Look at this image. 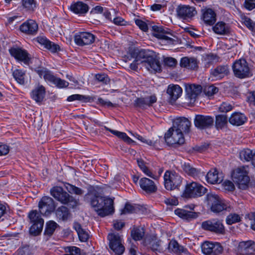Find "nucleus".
I'll use <instances>...</instances> for the list:
<instances>
[{
    "mask_svg": "<svg viewBox=\"0 0 255 255\" xmlns=\"http://www.w3.org/2000/svg\"><path fill=\"white\" fill-rule=\"evenodd\" d=\"M104 187L90 186L86 197L90 200V204L98 215L104 217L114 212V199L106 196H102Z\"/></svg>",
    "mask_w": 255,
    "mask_h": 255,
    "instance_id": "f257e3e1",
    "label": "nucleus"
},
{
    "mask_svg": "<svg viewBox=\"0 0 255 255\" xmlns=\"http://www.w3.org/2000/svg\"><path fill=\"white\" fill-rule=\"evenodd\" d=\"M133 57L148 71L156 72L161 71L159 61L154 57L153 51L148 49H135L133 51Z\"/></svg>",
    "mask_w": 255,
    "mask_h": 255,
    "instance_id": "f03ea898",
    "label": "nucleus"
},
{
    "mask_svg": "<svg viewBox=\"0 0 255 255\" xmlns=\"http://www.w3.org/2000/svg\"><path fill=\"white\" fill-rule=\"evenodd\" d=\"M249 167L244 166L236 169L232 173V179L237 187L242 190L248 188L250 181Z\"/></svg>",
    "mask_w": 255,
    "mask_h": 255,
    "instance_id": "7ed1b4c3",
    "label": "nucleus"
},
{
    "mask_svg": "<svg viewBox=\"0 0 255 255\" xmlns=\"http://www.w3.org/2000/svg\"><path fill=\"white\" fill-rule=\"evenodd\" d=\"M164 138L166 144L173 147H178L185 142L184 136L180 128H169Z\"/></svg>",
    "mask_w": 255,
    "mask_h": 255,
    "instance_id": "20e7f679",
    "label": "nucleus"
},
{
    "mask_svg": "<svg viewBox=\"0 0 255 255\" xmlns=\"http://www.w3.org/2000/svg\"><path fill=\"white\" fill-rule=\"evenodd\" d=\"M205 201L211 211L215 213H219L227 210L228 205L218 195L212 192L208 193Z\"/></svg>",
    "mask_w": 255,
    "mask_h": 255,
    "instance_id": "39448f33",
    "label": "nucleus"
},
{
    "mask_svg": "<svg viewBox=\"0 0 255 255\" xmlns=\"http://www.w3.org/2000/svg\"><path fill=\"white\" fill-rule=\"evenodd\" d=\"M152 35L161 40L163 44H174L178 41L177 37L171 34L168 29L156 25L151 26Z\"/></svg>",
    "mask_w": 255,
    "mask_h": 255,
    "instance_id": "423d86ee",
    "label": "nucleus"
},
{
    "mask_svg": "<svg viewBox=\"0 0 255 255\" xmlns=\"http://www.w3.org/2000/svg\"><path fill=\"white\" fill-rule=\"evenodd\" d=\"M232 69L235 77L244 79L252 76V72L248 63L244 59L236 60L232 65Z\"/></svg>",
    "mask_w": 255,
    "mask_h": 255,
    "instance_id": "0eeeda50",
    "label": "nucleus"
},
{
    "mask_svg": "<svg viewBox=\"0 0 255 255\" xmlns=\"http://www.w3.org/2000/svg\"><path fill=\"white\" fill-rule=\"evenodd\" d=\"M28 218L31 226L29 229L30 234L34 236L38 235L43 229L44 220L41 214L36 210H32L28 214Z\"/></svg>",
    "mask_w": 255,
    "mask_h": 255,
    "instance_id": "6e6552de",
    "label": "nucleus"
},
{
    "mask_svg": "<svg viewBox=\"0 0 255 255\" xmlns=\"http://www.w3.org/2000/svg\"><path fill=\"white\" fill-rule=\"evenodd\" d=\"M182 178L175 172L167 170L164 175L165 188L168 190L178 189L181 185Z\"/></svg>",
    "mask_w": 255,
    "mask_h": 255,
    "instance_id": "1a4fd4ad",
    "label": "nucleus"
},
{
    "mask_svg": "<svg viewBox=\"0 0 255 255\" xmlns=\"http://www.w3.org/2000/svg\"><path fill=\"white\" fill-rule=\"evenodd\" d=\"M207 189L196 182L187 183L185 187L183 194L187 198H198L202 196Z\"/></svg>",
    "mask_w": 255,
    "mask_h": 255,
    "instance_id": "9d476101",
    "label": "nucleus"
},
{
    "mask_svg": "<svg viewBox=\"0 0 255 255\" xmlns=\"http://www.w3.org/2000/svg\"><path fill=\"white\" fill-rule=\"evenodd\" d=\"M108 239L110 248L116 255H122L125 250L122 237L119 234L110 233L108 236Z\"/></svg>",
    "mask_w": 255,
    "mask_h": 255,
    "instance_id": "9b49d317",
    "label": "nucleus"
},
{
    "mask_svg": "<svg viewBox=\"0 0 255 255\" xmlns=\"http://www.w3.org/2000/svg\"><path fill=\"white\" fill-rule=\"evenodd\" d=\"M40 214L45 217L49 216L56 208L53 199L49 196H43L38 203Z\"/></svg>",
    "mask_w": 255,
    "mask_h": 255,
    "instance_id": "f8f14e48",
    "label": "nucleus"
},
{
    "mask_svg": "<svg viewBox=\"0 0 255 255\" xmlns=\"http://www.w3.org/2000/svg\"><path fill=\"white\" fill-rule=\"evenodd\" d=\"M202 228L207 231L218 234H223L225 231L222 223L219 220L214 219L202 222Z\"/></svg>",
    "mask_w": 255,
    "mask_h": 255,
    "instance_id": "ddd939ff",
    "label": "nucleus"
},
{
    "mask_svg": "<svg viewBox=\"0 0 255 255\" xmlns=\"http://www.w3.org/2000/svg\"><path fill=\"white\" fill-rule=\"evenodd\" d=\"M237 255H255V243L253 241L239 243L236 250Z\"/></svg>",
    "mask_w": 255,
    "mask_h": 255,
    "instance_id": "4468645a",
    "label": "nucleus"
},
{
    "mask_svg": "<svg viewBox=\"0 0 255 255\" xmlns=\"http://www.w3.org/2000/svg\"><path fill=\"white\" fill-rule=\"evenodd\" d=\"M202 252L204 255H221L223 249L220 244L205 242L201 246Z\"/></svg>",
    "mask_w": 255,
    "mask_h": 255,
    "instance_id": "2eb2a0df",
    "label": "nucleus"
},
{
    "mask_svg": "<svg viewBox=\"0 0 255 255\" xmlns=\"http://www.w3.org/2000/svg\"><path fill=\"white\" fill-rule=\"evenodd\" d=\"M37 73L41 77L43 76L44 79L49 82L55 84L58 88H63L64 83L63 81L58 78L55 77L48 70L44 68H40L36 70Z\"/></svg>",
    "mask_w": 255,
    "mask_h": 255,
    "instance_id": "dca6fc26",
    "label": "nucleus"
},
{
    "mask_svg": "<svg viewBox=\"0 0 255 255\" xmlns=\"http://www.w3.org/2000/svg\"><path fill=\"white\" fill-rule=\"evenodd\" d=\"M201 20L206 25H213L217 20V14L210 8H205L201 9Z\"/></svg>",
    "mask_w": 255,
    "mask_h": 255,
    "instance_id": "f3484780",
    "label": "nucleus"
},
{
    "mask_svg": "<svg viewBox=\"0 0 255 255\" xmlns=\"http://www.w3.org/2000/svg\"><path fill=\"white\" fill-rule=\"evenodd\" d=\"M194 207L195 206L193 205L187 206L185 208L186 209L189 208L191 211H189L185 209L178 208L175 210L174 213L176 215L183 219L187 220L195 219L198 217L199 213L192 211L194 210Z\"/></svg>",
    "mask_w": 255,
    "mask_h": 255,
    "instance_id": "a211bd4d",
    "label": "nucleus"
},
{
    "mask_svg": "<svg viewBox=\"0 0 255 255\" xmlns=\"http://www.w3.org/2000/svg\"><path fill=\"white\" fill-rule=\"evenodd\" d=\"M214 118L210 116L196 115L194 120V124L196 128H208L213 125Z\"/></svg>",
    "mask_w": 255,
    "mask_h": 255,
    "instance_id": "6ab92c4d",
    "label": "nucleus"
},
{
    "mask_svg": "<svg viewBox=\"0 0 255 255\" xmlns=\"http://www.w3.org/2000/svg\"><path fill=\"white\" fill-rule=\"evenodd\" d=\"M74 40L79 46L89 45L94 42L95 36L90 32H82L75 35Z\"/></svg>",
    "mask_w": 255,
    "mask_h": 255,
    "instance_id": "aec40b11",
    "label": "nucleus"
},
{
    "mask_svg": "<svg viewBox=\"0 0 255 255\" xmlns=\"http://www.w3.org/2000/svg\"><path fill=\"white\" fill-rule=\"evenodd\" d=\"M176 11L178 16L183 19L191 18L196 13L194 7L185 5H179L176 9Z\"/></svg>",
    "mask_w": 255,
    "mask_h": 255,
    "instance_id": "412c9836",
    "label": "nucleus"
},
{
    "mask_svg": "<svg viewBox=\"0 0 255 255\" xmlns=\"http://www.w3.org/2000/svg\"><path fill=\"white\" fill-rule=\"evenodd\" d=\"M157 98L155 95H151L145 97H140L136 99L134 101V106L142 109H145L147 107L151 106L156 102Z\"/></svg>",
    "mask_w": 255,
    "mask_h": 255,
    "instance_id": "4be33fe9",
    "label": "nucleus"
},
{
    "mask_svg": "<svg viewBox=\"0 0 255 255\" xmlns=\"http://www.w3.org/2000/svg\"><path fill=\"white\" fill-rule=\"evenodd\" d=\"M139 184L142 190L146 193L151 194L155 193L157 188L153 181L146 178H141L139 181Z\"/></svg>",
    "mask_w": 255,
    "mask_h": 255,
    "instance_id": "5701e85b",
    "label": "nucleus"
},
{
    "mask_svg": "<svg viewBox=\"0 0 255 255\" xmlns=\"http://www.w3.org/2000/svg\"><path fill=\"white\" fill-rule=\"evenodd\" d=\"M10 54L18 60L28 64L30 60L27 52L19 48H12L9 50Z\"/></svg>",
    "mask_w": 255,
    "mask_h": 255,
    "instance_id": "b1692460",
    "label": "nucleus"
},
{
    "mask_svg": "<svg viewBox=\"0 0 255 255\" xmlns=\"http://www.w3.org/2000/svg\"><path fill=\"white\" fill-rule=\"evenodd\" d=\"M20 30L27 34L33 35L37 31L38 25L34 20L29 19L20 25Z\"/></svg>",
    "mask_w": 255,
    "mask_h": 255,
    "instance_id": "393cba45",
    "label": "nucleus"
},
{
    "mask_svg": "<svg viewBox=\"0 0 255 255\" xmlns=\"http://www.w3.org/2000/svg\"><path fill=\"white\" fill-rule=\"evenodd\" d=\"M213 31L218 35H228L231 33V28L229 24L223 21H219L212 27Z\"/></svg>",
    "mask_w": 255,
    "mask_h": 255,
    "instance_id": "a878e982",
    "label": "nucleus"
},
{
    "mask_svg": "<svg viewBox=\"0 0 255 255\" xmlns=\"http://www.w3.org/2000/svg\"><path fill=\"white\" fill-rule=\"evenodd\" d=\"M37 41L40 44L43 45L45 48L51 52H57L60 50V46L58 45L51 42L44 36L38 37Z\"/></svg>",
    "mask_w": 255,
    "mask_h": 255,
    "instance_id": "bb28decb",
    "label": "nucleus"
},
{
    "mask_svg": "<svg viewBox=\"0 0 255 255\" xmlns=\"http://www.w3.org/2000/svg\"><path fill=\"white\" fill-rule=\"evenodd\" d=\"M45 93L43 86H38L31 91V97L37 103H41L44 99Z\"/></svg>",
    "mask_w": 255,
    "mask_h": 255,
    "instance_id": "cd10ccee",
    "label": "nucleus"
},
{
    "mask_svg": "<svg viewBox=\"0 0 255 255\" xmlns=\"http://www.w3.org/2000/svg\"><path fill=\"white\" fill-rule=\"evenodd\" d=\"M247 121V118L243 114L235 112L232 114L229 119L231 124L235 126H240L244 124Z\"/></svg>",
    "mask_w": 255,
    "mask_h": 255,
    "instance_id": "c85d7f7f",
    "label": "nucleus"
},
{
    "mask_svg": "<svg viewBox=\"0 0 255 255\" xmlns=\"http://www.w3.org/2000/svg\"><path fill=\"white\" fill-rule=\"evenodd\" d=\"M202 87L200 85H189L186 87V92L191 101L195 100L201 93Z\"/></svg>",
    "mask_w": 255,
    "mask_h": 255,
    "instance_id": "c756f323",
    "label": "nucleus"
},
{
    "mask_svg": "<svg viewBox=\"0 0 255 255\" xmlns=\"http://www.w3.org/2000/svg\"><path fill=\"white\" fill-rule=\"evenodd\" d=\"M182 88L178 85H169L167 90V93L170 96L172 100L175 101L181 95Z\"/></svg>",
    "mask_w": 255,
    "mask_h": 255,
    "instance_id": "7c9ffc66",
    "label": "nucleus"
},
{
    "mask_svg": "<svg viewBox=\"0 0 255 255\" xmlns=\"http://www.w3.org/2000/svg\"><path fill=\"white\" fill-rule=\"evenodd\" d=\"M89 8V6L82 1H78L70 6V9L72 11L79 15L86 14L88 11Z\"/></svg>",
    "mask_w": 255,
    "mask_h": 255,
    "instance_id": "2f4dec72",
    "label": "nucleus"
},
{
    "mask_svg": "<svg viewBox=\"0 0 255 255\" xmlns=\"http://www.w3.org/2000/svg\"><path fill=\"white\" fill-rule=\"evenodd\" d=\"M229 73V68L227 66L220 65L212 70L211 74L216 79H219L227 75Z\"/></svg>",
    "mask_w": 255,
    "mask_h": 255,
    "instance_id": "473e14b6",
    "label": "nucleus"
},
{
    "mask_svg": "<svg viewBox=\"0 0 255 255\" xmlns=\"http://www.w3.org/2000/svg\"><path fill=\"white\" fill-rule=\"evenodd\" d=\"M180 64L182 67L192 70L196 69L198 67L197 61L194 57H184L182 58Z\"/></svg>",
    "mask_w": 255,
    "mask_h": 255,
    "instance_id": "72a5a7b5",
    "label": "nucleus"
},
{
    "mask_svg": "<svg viewBox=\"0 0 255 255\" xmlns=\"http://www.w3.org/2000/svg\"><path fill=\"white\" fill-rule=\"evenodd\" d=\"M172 126L171 128H190L191 121L187 118L177 117L172 120Z\"/></svg>",
    "mask_w": 255,
    "mask_h": 255,
    "instance_id": "f704fd0d",
    "label": "nucleus"
},
{
    "mask_svg": "<svg viewBox=\"0 0 255 255\" xmlns=\"http://www.w3.org/2000/svg\"><path fill=\"white\" fill-rule=\"evenodd\" d=\"M50 193L57 201L62 204L64 203V190L62 187L54 186L50 189Z\"/></svg>",
    "mask_w": 255,
    "mask_h": 255,
    "instance_id": "c9c22d12",
    "label": "nucleus"
},
{
    "mask_svg": "<svg viewBox=\"0 0 255 255\" xmlns=\"http://www.w3.org/2000/svg\"><path fill=\"white\" fill-rule=\"evenodd\" d=\"M167 249L168 252L176 254H180L186 252V250L180 246L175 240H171L169 243Z\"/></svg>",
    "mask_w": 255,
    "mask_h": 255,
    "instance_id": "e433bc0d",
    "label": "nucleus"
},
{
    "mask_svg": "<svg viewBox=\"0 0 255 255\" xmlns=\"http://www.w3.org/2000/svg\"><path fill=\"white\" fill-rule=\"evenodd\" d=\"M206 180L211 184L220 183L222 181V179L218 176V173L216 169L210 170L207 174Z\"/></svg>",
    "mask_w": 255,
    "mask_h": 255,
    "instance_id": "4c0bfd02",
    "label": "nucleus"
},
{
    "mask_svg": "<svg viewBox=\"0 0 255 255\" xmlns=\"http://www.w3.org/2000/svg\"><path fill=\"white\" fill-rule=\"evenodd\" d=\"M74 228L78 234L80 241L83 242H87L89 238L88 232L83 229L81 225L78 223L74 224Z\"/></svg>",
    "mask_w": 255,
    "mask_h": 255,
    "instance_id": "58836bf2",
    "label": "nucleus"
},
{
    "mask_svg": "<svg viewBox=\"0 0 255 255\" xmlns=\"http://www.w3.org/2000/svg\"><path fill=\"white\" fill-rule=\"evenodd\" d=\"M95 99V97L84 96L79 94H74L69 96L67 98V100L69 102H72L75 100H79L84 102H92L94 101Z\"/></svg>",
    "mask_w": 255,
    "mask_h": 255,
    "instance_id": "ea45409f",
    "label": "nucleus"
},
{
    "mask_svg": "<svg viewBox=\"0 0 255 255\" xmlns=\"http://www.w3.org/2000/svg\"><path fill=\"white\" fill-rule=\"evenodd\" d=\"M144 234V229L141 227H134L131 231V236L134 241L142 239Z\"/></svg>",
    "mask_w": 255,
    "mask_h": 255,
    "instance_id": "a19ab883",
    "label": "nucleus"
},
{
    "mask_svg": "<svg viewBox=\"0 0 255 255\" xmlns=\"http://www.w3.org/2000/svg\"><path fill=\"white\" fill-rule=\"evenodd\" d=\"M240 157L242 160L246 161H253L254 152L250 149H244L240 152Z\"/></svg>",
    "mask_w": 255,
    "mask_h": 255,
    "instance_id": "79ce46f5",
    "label": "nucleus"
},
{
    "mask_svg": "<svg viewBox=\"0 0 255 255\" xmlns=\"http://www.w3.org/2000/svg\"><path fill=\"white\" fill-rule=\"evenodd\" d=\"M228 117L225 115H218L216 116L215 125L216 128H223L227 125Z\"/></svg>",
    "mask_w": 255,
    "mask_h": 255,
    "instance_id": "37998d69",
    "label": "nucleus"
},
{
    "mask_svg": "<svg viewBox=\"0 0 255 255\" xmlns=\"http://www.w3.org/2000/svg\"><path fill=\"white\" fill-rule=\"evenodd\" d=\"M57 224L53 221H50L46 223L44 235L50 237L54 232Z\"/></svg>",
    "mask_w": 255,
    "mask_h": 255,
    "instance_id": "c03bdc74",
    "label": "nucleus"
},
{
    "mask_svg": "<svg viewBox=\"0 0 255 255\" xmlns=\"http://www.w3.org/2000/svg\"><path fill=\"white\" fill-rule=\"evenodd\" d=\"M107 129H109V130L114 134V135H116L118 137L123 139L125 142L128 143H133L134 141L133 140H132L130 137H129L126 133L119 131L116 130L112 129L111 128H107Z\"/></svg>",
    "mask_w": 255,
    "mask_h": 255,
    "instance_id": "a18cd8bd",
    "label": "nucleus"
},
{
    "mask_svg": "<svg viewBox=\"0 0 255 255\" xmlns=\"http://www.w3.org/2000/svg\"><path fill=\"white\" fill-rule=\"evenodd\" d=\"M65 205L70 208H74L78 205V201L73 196L65 192Z\"/></svg>",
    "mask_w": 255,
    "mask_h": 255,
    "instance_id": "49530a36",
    "label": "nucleus"
},
{
    "mask_svg": "<svg viewBox=\"0 0 255 255\" xmlns=\"http://www.w3.org/2000/svg\"><path fill=\"white\" fill-rule=\"evenodd\" d=\"M67 80H65V88H76L78 85V82L72 75L67 74L66 75Z\"/></svg>",
    "mask_w": 255,
    "mask_h": 255,
    "instance_id": "de8ad7c7",
    "label": "nucleus"
},
{
    "mask_svg": "<svg viewBox=\"0 0 255 255\" xmlns=\"http://www.w3.org/2000/svg\"><path fill=\"white\" fill-rule=\"evenodd\" d=\"M13 76L18 83L21 85L25 84V73L21 70H14L13 72Z\"/></svg>",
    "mask_w": 255,
    "mask_h": 255,
    "instance_id": "09e8293b",
    "label": "nucleus"
},
{
    "mask_svg": "<svg viewBox=\"0 0 255 255\" xmlns=\"http://www.w3.org/2000/svg\"><path fill=\"white\" fill-rule=\"evenodd\" d=\"M65 188L71 194L80 195L84 193V191L81 189L68 183H65Z\"/></svg>",
    "mask_w": 255,
    "mask_h": 255,
    "instance_id": "8fccbe9b",
    "label": "nucleus"
},
{
    "mask_svg": "<svg viewBox=\"0 0 255 255\" xmlns=\"http://www.w3.org/2000/svg\"><path fill=\"white\" fill-rule=\"evenodd\" d=\"M183 169L187 174L192 176H196L198 174V171L187 163H184L183 165Z\"/></svg>",
    "mask_w": 255,
    "mask_h": 255,
    "instance_id": "3c124183",
    "label": "nucleus"
},
{
    "mask_svg": "<svg viewBox=\"0 0 255 255\" xmlns=\"http://www.w3.org/2000/svg\"><path fill=\"white\" fill-rule=\"evenodd\" d=\"M65 255H81L80 249L75 246L65 247Z\"/></svg>",
    "mask_w": 255,
    "mask_h": 255,
    "instance_id": "603ef678",
    "label": "nucleus"
},
{
    "mask_svg": "<svg viewBox=\"0 0 255 255\" xmlns=\"http://www.w3.org/2000/svg\"><path fill=\"white\" fill-rule=\"evenodd\" d=\"M218 92V89L214 85L206 86L204 89V92L208 97H211Z\"/></svg>",
    "mask_w": 255,
    "mask_h": 255,
    "instance_id": "864d4df0",
    "label": "nucleus"
},
{
    "mask_svg": "<svg viewBox=\"0 0 255 255\" xmlns=\"http://www.w3.org/2000/svg\"><path fill=\"white\" fill-rule=\"evenodd\" d=\"M241 220L240 216L237 214H230L226 218V222L228 225L239 222Z\"/></svg>",
    "mask_w": 255,
    "mask_h": 255,
    "instance_id": "5fc2aeb1",
    "label": "nucleus"
},
{
    "mask_svg": "<svg viewBox=\"0 0 255 255\" xmlns=\"http://www.w3.org/2000/svg\"><path fill=\"white\" fill-rule=\"evenodd\" d=\"M244 23L252 31L255 32V22L248 17L243 18Z\"/></svg>",
    "mask_w": 255,
    "mask_h": 255,
    "instance_id": "6e6d98bb",
    "label": "nucleus"
},
{
    "mask_svg": "<svg viewBox=\"0 0 255 255\" xmlns=\"http://www.w3.org/2000/svg\"><path fill=\"white\" fill-rule=\"evenodd\" d=\"M233 106L226 102H223L219 108V111L221 113H227L232 110Z\"/></svg>",
    "mask_w": 255,
    "mask_h": 255,
    "instance_id": "4d7b16f0",
    "label": "nucleus"
},
{
    "mask_svg": "<svg viewBox=\"0 0 255 255\" xmlns=\"http://www.w3.org/2000/svg\"><path fill=\"white\" fill-rule=\"evenodd\" d=\"M22 4L28 10H33L36 6L34 0H22Z\"/></svg>",
    "mask_w": 255,
    "mask_h": 255,
    "instance_id": "13d9d810",
    "label": "nucleus"
},
{
    "mask_svg": "<svg viewBox=\"0 0 255 255\" xmlns=\"http://www.w3.org/2000/svg\"><path fill=\"white\" fill-rule=\"evenodd\" d=\"M135 23L138 27L143 31H147L148 30V25L146 23L140 19H135Z\"/></svg>",
    "mask_w": 255,
    "mask_h": 255,
    "instance_id": "bf43d9fd",
    "label": "nucleus"
},
{
    "mask_svg": "<svg viewBox=\"0 0 255 255\" xmlns=\"http://www.w3.org/2000/svg\"><path fill=\"white\" fill-rule=\"evenodd\" d=\"M135 208L129 204H126L125 208L122 210V214L127 213H133L135 212Z\"/></svg>",
    "mask_w": 255,
    "mask_h": 255,
    "instance_id": "052dcab7",
    "label": "nucleus"
},
{
    "mask_svg": "<svg viewBox=\"0 0 255 255\" xmlns=\"http://www.w3.org/2000/svg\"><path fill=\"white\" fill-rule=\"evenodd\" d=\"M133 136H135L138 140L141 141L142 142L149 145L150 146H154L155 145V142L153 141L150 140V139H147L145 138L144 137H142L141 136L138 135L136 134V135H134V134H132Z\"/></svg>",
    "mask_w": 255,
    "mask_h": 255,
    "instance_id": "680f3d73",
    "label": "nucleus"
},
{
    "mask_svg": "<svg viewBox=\"0 0 255 255\" xmlns=\"http://www.w3.org/2000/svg\"><path fill=\"white\" fill-rule=\"evenodd\" d=\"M244 5L246 9L251 10L255 8V0H245Z\"/></svg>",
    "mask_w": 255,
    "mask_h": 255,
    "instance_id": "e2e57ef3",
    "label": "nucleus"
},
{
    "mask_svg": "<svg viewBox=\"0 0 255 255\" xmlns=\"http://www.w3.org/2000/svg\"><path fill=\"white\" fill-rule=\"evenodd\" d=\"M96 78L100 82H102L105 84H107L109 82L108 77L104 74H98L96 75Z\"/></svg>",
    "mask_w": 255,
    "mask_h": 255,
    "instance_id": "0e129e2a",
    "label": "nucleus"
},
{
    "mask_svg": "<svg viewBox=\"0 0 255 255\" xmlns=\"http://www.w3.org/2000/svg\"><path fill=\"white\" fill-rule=\"evenodd\" d=\"M223 185L225 189L228 191H231L234 190L235 189L234 184L232 182L229 180L225 181L223 183Z\"/></svg>",
    "mask_w": 255,
    "mask_h": 255,
    "instance_id": "69168bd1",
    "label": "nucleus"
},
{
    "mask_svg": "<svg viewBox=\"0 0 255 255\" xmlns=\"http://www.w3.org/2000/svg\"><path fill=\"white\" fill-rule=\"evenodd\" d=\"M176 62V59L172 57H167L164 60L165 64L169 67L174 66Z\"/></svg>",
    "mask_w": 255,
    "mask_h": 255,
    "instance_id": "338daca9",
    "label": "nucleus"
},
{
    "mask_svg": "<svg viewBox=\"0 0 255 255\" xmlns=\"http://www.w3.org/2000/svg\"><path fill=\"white\" fill-rule=\"evenodd\" d=\"M113 23L117 25H126L127 22L121 17H116L113 19Z\"/></svg>",
    "mask_w": 255,
    "mask_h": 255,
    "instance_id": "774afa93",
    "label": "nucleus"
}]
</instances>
